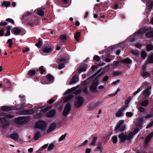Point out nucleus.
<instances>
[{"label": "nucleus", "mask_w": 153, "mask_h": 153, "mask_svg": "<svg viewBox=\"0 0 153 153\" xmlns=\"http://www.w3.org/2000/svg\"><path fill=\"white\" fill-rule=\"evenodd\" d=\"M123 114V112L119 109L116 112L115 115L117 117H119L122 116Z\"/></svg>", "instance_id": "35"}, {"label": "nucleus", "mask_w": 153, "mask_h": 153, "mask_svg": "<svg viewBox=\"0 0 153 153\" xmlns=\"http://www.w3.org/2000/svg\"><path fill=\"white\" fill-rule=\"evenodd\" d=\"M145 36L146 37L148 38H153V30L146 32Z\"/></svg>", "instance_id": "25"}, {"label": "nucleus", "mask_w": 153, "mask_h": 153, "mask_svg": "<svg viewBox=\"0 0 153 153\" xmlns=\"http://www.w3.org/2000/svg\"><path fill=\"white\" fill-rule=\"evenodd\" d=\"M149 103V100H145L143 101L140 104L142 106H146Z\"/></svg>", "instance_id": "36"}, {"label": "nucleus", "mask_w": 153, "mask_h": 153, "mask_svg": "<svg viewBox=\"0 0 153 153\" xmlns=\"http://www.w3.org/2000/svg\"><path fill=\"white\" fill-rule=\"evenodd\" d=\"M141 76L143 77H149L150 76V74L147 72H144L141 74Z\"/></svg>", "instance_id": "32"}, {"label": "nucleus", "mask_w": 153, "mask_h": 153, "mask_svg": "<svg viewBox=\"0 0 153 153\" xmlns=\"http://www.w3.org/2000/svg\"><path fill=\"white\" fill-rule=\"evenodd\" d=\"M146 51H150L153 49V45L152 44H148L146 46Z\"/></svg>", "instance_id": "33"}, {"label": "nucleus", "mask_w": 153, "mask_h": 153, "mask_svg": "<svg viewBox=\"0 0 153 153\" xmlns=\"http://www.w3.org/2000/svg\"><path fill=\"white\" fill-rule=\"evenodd\" d=\"M59 39L61 40V41L62 42H64L67 39V37L66 35H61L59 37Z\"/></svg>", "instance_id": "31"}, {"label": "nucleus", "mask_w": 153, "mask_h": 153, "mask_svg": "<svg viewBox=\"0 0 153 153\" xmlns=\"http://www.w3.org/2000/svg\"><path fill=\"white\" fill-rule=\"evenodd\" d=\"M66 133H65L64 134L62 135L59 138V142L61 141L64 139L66 136Z\"/></svg>", "instance_id": "50"}, {"label": "nucleus", "mask_w": 153, "mask_h": 153, "mask_svg": "<svg viewBox=\"0 0 153 153\" xmlns=\"http://www.w3.org/2000/svg\"><path fill=\"white\" fill-rule=\"evenodd\" d=\"M86 65H85L84 67L79 68L78 70V72L79 73H81L82 72L85 71L86 69Z\"/></svg>", "instance_id": "40"}, {"label": "nucleus", "mask_w": 153, "mask_h": 153, "mask_svg": "<svg viewBox=\"0 0 153 153\" xmlns=\"http://www.w3.org/2000/svg\"><path fill=\"white\" fill-rule=\"evenodd\" d=\"M101 71V70H99L94 74L91 76L90 77L88 78L84 82V85L88 84L90 81L93 80L95 77Z\"/></svg>", "instance_id": "7"}, {"label": "nucleus", "mask_w": 153, "mask_h": 153, "mask_svg": "<svg viewBox=\"0 0 153 153\" xmlns=\"http://www.w3.org/2000/svg\"><path fill=\"white\" fill-rule=\"evenodd\" d=\"M153 137V131L151 133L149 134L147 137H146L148 138H149L150 140L152 137Z\"/></svg>", "instance_id": "64"}, {"label": "nucleus", "mask_w": 153, "mask_h": 153, "mask_svg": "<svg viewBox=\"0 0 153 153\" xmlns=\"http://www.w3.org/2000/svg\"><path fill=\"white\" fill-rule=\"evenodd\" d=\"M126 129V127L125 126H120L119 127L117 128V127H116L114 130L116 132H123Z\"/></svg>", "instance_id": "17"}, {"label": "nucleus", "mask_w": 153, "mask_h": 153, "mask_svg": "<svg viewBox=\"0 0 153 153\" xmlns=\"http://www.w3.org/2000/svg\"><path fill=\"white\" fill-rule=\"evenodd\" d=\"M19 107L17 108V109L19 110L23 109V108L25 107L23 104H19Z\"/></svg>", "instance_id": "55"}, {"label": "nucleus", "mask_w": 153, "mask_h": 153, "mask_svg": "<svg viewBox=\"0 0 153 153\" xmlns=\"http://www.w3.org/2000/svg\"><path fill=\"white\" fill-rule=\"evenodd\" d=\"M91 137L92 140L91 145L92 146H95L98 139V137L94 135H92Z\"/></svg>", "instance_id": "20"}, {"label": "nucleus", "mask_w": 153, "mask_h": 153, "mask_svg": "<svg viewBox=\"0 0 153 153\" xmlns=\"http://www.w3.org/2000/svg\"><path fill=\"white\" fill-rule=\"evenodd\" d=\"M36 73V71L34 70H30L28 72V74L30 76L35 75Z\"/></svg>", "instance_id": "37"}, {"label": "nucleus", "mask_w": 153, "mask_h": 153, "mask_svg": "<svg viewBox=\"0 0 153 153\" xmlns=\"http://www.w3.org/2000/svg\"><path fill=\"white\" fill-rule=\"evenodd\" d=\"M56 115V111L55 109H53L47 112L45 116L48 118H52L54 117Z\"/></svg>", "instance_id": "8"}, {"label": "nucleus", "mask_w": 153, "mask_h": 153, "mask_svg": "<svg viewBox=\"0 0 153 153\" xmlns=\"http://www.w3.org/2000/svg\"><path fill=\"white\" fill-rule=\"evenodd\" d=\"M52 50L51 47L43 46L42 47V50L45 53H48L50 52Z\"/></svg>", "instance_id": "11"}, {"label": "nucleus", "mask_w": 153, "mask_h": 153, "mask_svg": "<svg viewBox=\"0 0 153 153\" xmlns=\"http://www.w3.org/2000/svg\"><path fill=\"white\" fill-rule=\"evenodd\" d=\"M90 90L93 93H95L97 91V87L92 85L90 86Z\"/></svg>", "instance_id": "41"}, {"label": "nucleus", "mask_w": 153, "mask_h": 153, "mask_svg": "<svg viewBox=\"0 0 153 153\" xmlns=\"http://www.w3.org/2000/svg\"><path fill=\"white\" fill-rule=\"evenodd\" d=\"M47 80L49 81L53 80L54 79V77L50 74H48L46 76Z\"/></svg>", "instance_id": "34"}, {"label": "nucleus", "mask_w": 153, "mask_h": 153, "mask_svg": "<svg viewBox=\"0 0 153 153\" xmlns=\"http://www.w3.org/2000/svg\"><path fill=\"white\" fill-rule=\"evenodd\" d=\"M56 124L53 123L50 126L47 130V132L50 133L55 129L56 128Z\"/></svg>", "instance_id": "15"}, {"label": "nucleus", "mask_w": 153, "mask_h": 153, "mask_svg": "<svg viewBox=\"0 0 153 153\" xmlns=\"http://www.w3.org/2000/svg\"><path fill=\"white\" fill-rule=\"evenodd\" d=\"M153 137V131L151 133L149 134L147 137H146L148 138H149L150 140L152 137Z\"/></svg>", "instance_id": "62"}, {"label": "nucleus", "mask_w": 153, "mask_h": 153, "mask_svg": "<svg viewBox=\"0 0 153 153\" xmlns=\"http://www.w3.org/2000/svg\"><path fill=\"white\" fill-rule=\"evenodd\" d=\"M99 104L98 102H96L94 104V105L93 106H91L90 108L91 109H94Z\"/></svg>", "instance_id": "57"}, {"label": "nucleus", "mask_w": 153, "mask_h": 153, "mask_svg": "<svg viewBox=\"0 0 153 153\" xmlns=\"http://www.w3.org/2000/svg\"><path fill=\"white\" fill-rule=\"evenodd\" d=\"M144 120L143 118H141L139 119L137 122L135 123V125L137 127L139 128L141 127L142 126V124Z\"/></svg>", "instance_id": "18"}, {"label": "nucleus", "mask_w": 153, "mask_h": 153, "mask_svg": "<svg viewBox=\"0 0 153 153\" xmlns=\"http://www.w3.org/2000/svg\"><path fill=\"white\" fill-rule=\"evenodd\" d=\"M3 84L7 86V87H8L10 86V83L9 82V81L7 79H5L3 80Z\"/></svg>", "instance_id": "28"}, {"label": "nucleus", "mask_w": 153, "mask_h": 153, "mask_svg": "<svg viewBox=\"0 0 153 153\" xmlns=\"http://www.w3.org/2000/svg\"><path fill=\"white\" fill-rule=\"evenodd\" d=\"M42 45V42L41 41L39 40L38 42L35 44V46H37L38 48H40Z\"/></svg>", "instance_id": "46"}, {"label": "nucleus", "mask_w": 153, "mask_h": 153, "mask_svg": "<svg viewBox=\"0 0 153 153\" xmlns=\"http://www.w3.org/2000/svg\"><path fill=\"white\" fill-rule=\"evenodd\" d=\"M131 53L133 55H135L136 56H137L139 55V53L138 51H134V50H132Z\"/></svg>", "instance_id": "52"}, {"label": "nucleus", "mask_w": 153, "mask_h": 153, "mask_svg": "<svg viewBox=\"0 0 153 153\" xmlns=\"http://www.w3.org/2000/svg\"><path fill=\"white\" fill-rule=\"evenodd\" d=\"M6 21L8 22L9 23H10L12 24H14V20L11 18H7L6 19Z\"/></svg>", "instance_id": "54"}, {"label": "nucleus", "mask_w": 153, "mask_h": 153, "mask_svg": "<svg viewBox=\"0 0 153 153\" xmlns=\"http://www.w3.org/2000/svg\"><path fill=\"white\" fill-rule=\"evenodd\" d=\"M153 137V131L151 133L149 134L147 137H146L148 138H149L150 140L152 137Z\"/></svg>", "instance_id": "63"}, {"label": "nucleus", "mask_w": 153, "mask_h": 153, "mask_svg": "<svg viewBox=\"0 0 153 153\" xmlns=\"http://www.w3.org/2000/svg\"><path fill=\"white\" fill-rule=\"evenodd\" d=\"M10 3L9 1H4L1 4L2 6H4L5 7H7L10 6Z\"/></svg>", "instance_id": "29"}, {"label": "nucleus", "mask_w": 153, "mask_h": 153, "mask_svg": "<svg viewBox=\"0 0 153 153\" xmlns=\"http://www.w3.org/2000/svg\"><path fill=\"white\" fill-rule=\"evenodd\" d=\"M71 109V104L69 103H67L65 107L63 112V115L64 116L66 117L70 112Z\"/></svg>", "instance_id": "6"}, {"label": "nucleus", "mask_w": 153, "mask_h": 153, "mask_svg": "<svg viewBox=\"0 0 153 153\" xmlns=\"http://www.w3.org/2000/svg\"><path fill=\"white\" fill-rule=\"evenodd\" d=\"M32 14L29 12H27L25 13L23 16L22 19H26L32 16Z\"/></svg>", "instance_id": "24"}, {"label": "nucleus", "mask_w": 153, "mask_h": 153, "mask_svg": "<svg viewBox=\"0 0 153 153\" xmlns=\"http://www.w3.org/2000/svg\"><path fill=\"white\" fill-rule=\"evenodd\" d=\"M147 62L149 64H153V54H151L148 58Z\"/></svg>", "instance_id": "26"}, {"label": "nucleus", "mask_w": 153, "mask_h": 153, "mask_svg": "<svg viewBox=\"0 0 153 153\" xmlns=\"http://www.w3.org/2000/svg\"><path fill=\"white\" fill-rule=\"evenodd\" d=\"M78 80V76H74L72 77L70 81V84H74L77 82Z\"/></svg>", "instance_id": "23"}, {"label": "nucleus", "mask_w": 153, "mask_h": 153, "mask_svg": "<svg viewBox=\"0 0 153 153\" xmlns=\"http://www.w3.org/2000/svg\"><path fill=\"white\" fill-rule=\"evenodd\" d=\"M59 62L61 63L64 64L67 63L68 62V60L67 59H66L65 58H62L59 59Z\"/></svg>", "instance_id": "43"}, {"label": "nucleus", "mask_w": 153, "mask_h": 153, "mask_svg": "<svg viewBox=\"0 0 153 153\" xmlns=\"http://www.w3.org/2000/svg\"><path fill=\"white\" fill-rule=\"evenodd\" d=\"M42 117V114L40 113H37L34 115V117L36 118H40Z\"/></svg>", "instance_id": "51"}, {"label": "nucleus", "mask_w": 153, "mask_h": 153, "mask_svg": "<svg viewBox=\"0 0 153 153\" xmlns=\"http://www.w3.org/2000/svg\"><path fill=\"white\" fill-rule=\"evenodd\" d=\"M80 36V33L79 32H77L74 35V38L76 39V41L79 42V38Z\"/></svg>", "instance_id": "30"}, {"label": "nucleus", "mask_w": 153, "mask_h": 153, "mask_svg": "<svg viewBox=\"0 0 153 153\" xmlns=\"http://www.w3.org/2000/svg\"><path fill=\"white\" fill-rule=\"evenodd\" d=\"M93 83L92 84L93 85H94L96 87L98 86V83H99V81H92Z\"/></svg>", "instance_id": "60"}, {"label": "nucleus", "mask_w": 153, "mask_h": 153, "mask_svg": "<svg viewBox=\"0 0 153 153\" xmlns=\"http://www.w3.org/2000/svg\"><path fill=\"white\" fill-rule=\"evenodd\" d=\"M18 114L19 115H26V110H20L18 112Z\"/></svg>", "instance_id": "45"}, {"label": "nucleus", "mask_w": 153, "mask_h": 153, "mask_svg": "<svg viewBox=\"0 0 153 153\" xmlns=\"http://www.w3.org/2000/svg\"><path fill=\"white\" fill-rule=\"evenodd\" d=\"M153 126V120L152 122L150 123L148 125L146 126V128H150L151 127Z\"/></svg>", "instance_id": "61"}, {"label": "nucleus", "mask_w": 153, "mask_h": 153, "mask_svg": "<svg viewBox=\"0 0 153 153\" xmlns=\"http://www.w3.org/2000/svg\"><path fill=\"white\" fill-rule=\"evenodd\" d=\"M151 89V87L150 86H148L147 88L144 91L143 94L145 97H147L150 95L151 91L150 90Z\"/></svg>", "instance_id": "13"}, {"label": "nucleus", "mask_w": 153, "mask_h": 153, "mask_svg": "<svg viewBox=\"0 0 153 153\" xmlns=\"http://www.w3.org/2000/svg\"><path fill=\"white\" fill-rule=\"evenodd\" d=\"M46 126V123L45 121L39 120L37 121L35 124V128L44 129Z\"/></svg>", "instance_id": "4"}, {"label": "nucleus", "mask_w": 153, "mask_h": 153, "mask_svg": "<svg viewBox=\"0 0 153 153\" xmlns=\"http://www.w3.org/2000/svg\"><path fill=\"white\" fill-rule=\"evenodd\" d=\"M29 120V117H19L16 118L15 119L14 121L16 124L22 125L27 123Z\"/></svg>", "instance_id": "3"}, {"label": "nucleus", "mask_w": 153, "mask_h": 153, "mask_svg": "<svg viewBox=\"0 0 153 153\" xmlns=\"http://www.w3.org/2000/svg\"><path fill=\"white\" fill-rule=\"evenodd\" d=\"M10 137L12 139L17 141H19V134L16 133L11 134Z\"/></svg>", "instance_id": "12"}, {"label": "nucleus", "mask_w": 153, "mask_h": 153, "mask_svg": "<svg viewBox=\"0 0 153 153\" xmlns=\"http://www.w3.org/2000/svg\"><path fill=\"white\" fill-rule=\"evenodd\" d=\"M110 55L109 54H108L105 57H104V59L105 62H109L111 61V59L109 58Z\"/></svg>", "instance_id": "39"}, {"label": "nucleus", "mask_w": 153, "mask_h": 153, "mask_svg": "<svg viewBox=\"0 0 153 153\" xmlns=\"http://www.w3.org/2000/svg\"><path fill=\"white\" fill-rule=\"evenodd\" d=\"M124 122V121L123 120H120L117 123V125L116 127H117V128L119 127L120 126H122V124Z\"/></svg>", "instance_id": "42"}, {"label": "nucleus", "mask_w": 153, "mask_h": 153, "mask_svg": "<svg viewBox=\"0 0 153 153\" xmlns=\"http://www.w3.org/2000/svg\"><path fill=\"white\" fill-rule=\"evenodd\" d=\"M73 97V96L70 95L68 96L66 98V99L65 100V102H67L68 101L72 99Z\"/></svg>", "instance_id": "58"}, {"label": "nucleus", "mask_w": 153, "mask_h": 153, "mask_svg": "<svg viewBox=\"0 0 153 153\" xmlns=\"http://www.w3.org/2000/svg\"><path fill=\"white\" fill-rule=\"evenodd\" d=\"M102 142H100L97 145V147L96 149L97 151H102L103 149V146L102 145Z\"/></svg>", "instance_id": "22"}, {"label": "nucleus", "mask_w": 153, "mask_h": 153, "mask_svg": "<svg viewBox=\"0 0 153 153\" xmlns=\"http://www.w3.org/2000/svg\"><path fill=\"white\" fill-rule=\"evenodd\" d=\"M21 32V30L18 27H14L12 29V33L15 35H18Z\"/></svg>", "instance_id": "14"}, {"label": "nucleus", "mask_w": 153, "mask_h": 153, "mask_svg": "<svg viewBox=\"0 0 153 153\" xmlns=\"http://www.w3.org/2000/svg\"><path fill=\"white\" fill-rule=\"evenodd\" d=\"M65 67L64 64L61 63L58 65L59 69L60 70L62 69Z\"/></svg>", "instance_id": "59"}, {"label": "nucleus", "mask_w": 153, "mask_h": 153, "mask_svg": "<svg viewBox=\"0 0 153 153\" xmlns=\"http://www.w3.org/2000/svg\"><path fill=\"white\" fill-rule=\"evenodd\" d=\"M93 59L94 60L96 61L97 62L99 61L100 59V57L97 55H95L93 57Z\"/></svg>", "instance_id": "53"}, {"label": "nucleus", "mask_w": 153, "mask_h": 153, "mask_svg": "<svg viewBox=\"0 0 153 153\" xmlns=\"http://www.w3.org/2000/svg\"><path fill=\"white\" fill-rule=\"evenodd\" d=\"M40 133L39 132H36L33 138L34 140H36L39 138V137L41 135Z\"/></svg>", "instance_id": "38"}, {"label": "nucleus", "mask_w": 153, "mask_h": 153, "mask_svg": "<svg viewBox=\"0 0 153 153\" xmlns=\"http://www.w3.org/2000/svg\"><path fill=\"white\" fill-rule=\"evenodd\" d=\"M0 124L2 125V127L4 128L9 126V123L7 122L5 117H0Z\"/></svg>", "instance_id": "9"}, {"label": "nucleus", "mask_w": 153, "mask_h": 153, "mask_svg": "<svg viewBox=\"0 0 153 153\" xmlns=\"http://www.w3.org/2000/svg\"><path fill=\"white\" fill-rule=\"evenodd\" d=\"M147 56V53L145 51H142L141 53V56L144 59H145Z\"/></svg>", "instance_id": "49"}, {"label": "nucleus", "mask_w": 153, "mask_h": 153, "mask_svg": "<svg viewBox=\"0 0 153 153\" xmlns=\"http://www.w3.org/2000/svg\"><path fill=\"white\" fill-rule=\"evenodd\" d=\"M122 73L118 71H115L113 73V75L115 76L121 75Z\"/></svg>", "instance_id": "56"}, {"label": "nucleus", "mask_w": 153, "mask_h": 153, "mask_svg": "<svg viewBox=\"0 0 153 153\" xmlns=\"http://www.w3.org/2000/svg\"><path fill=\"white\" fill-rule=\"evenodd\" d=\"M31 20H28L26 22V24L27 25L30 27L33 26L34 25H36L38 23L37 20L35 19L34 17H33Z\"/></svg>", "instance_id": "10"}, {"label": "nucleus", "mask_w": 153, "mask_h": 153, "mask_svg": "<svg viewBox=\"0 0 153 153\" xmlns=\"http://www.w3.org/2000/svg\"><path fill=\"white\" fill-rule=\"evenodd\" d=\"M148 29H139L137 33H135L132 35L130 36L129 38V41L132 42L137 40L138 35H142L146 31H148Z\"/></svg>", "instance_id": "1"}, {"label": "nucleus", "mask_w": 153, "mask_h": 153, "mask_svg": "<svg viewBox=\"0 0 153 153\" xmlns=\"http://www.w3.org/2000/svg\"><path fill=\"white\" fill-rule=\"evenodd\" d=\"M26 114H31L34 113V110L32 109L26 110Z\"/></svg>", "instance_id": "44"}, {"label": "nucleus", "mask_w": 153, "mask_h": 153, "mask_svg": "<svg viewBox=\"0 0 153 153\" xmlns=\"http://www.w3.org/2000/svg\"><path fill=\"white\" fill-rule=\"evenodd\" d=\"M118 138L120 140V143H125L126 140H130L133 137L131 132L128 135L125 134L124 133H121L118 135Z\"/></svg>", "instance_id": "2"}, {"label": "nucleus", "mask_w": 153, "mask_h": 153, "mask_svg": "<svg viewBox=\"0 0 153 153\" xmlns=\"http://www.w3.org/2000/svg\"><path fill=\"white\" fill-rule=\"evenodd\" d=\"M38 14L40 16H42L44 14V12L40 8H38L37 9Z\"/></svg>", "instance_id": "27"}, {"label": "nucleus", "mask_w": 153, "mask_h": 153, "mask_svg": "<svg viewBox=\"0 0 153 153\" xmlns=\"http://www.w3.org/2000/svg\"><path fill=\"white\" fill-rule=\"evenodd\" d=\"M55 144L53 143H51L50 144L49 146H48V151H50L52 150L54 147Z\"/></svg>", "instance_id": "47"}, {"label": "nucleus", "mask_w": 153, "mask_h": 153, "mask_svg": "<svg viewBox=\"0 0 153 153\" xmlns=\"http://www.w3.org/2000/svg\"><path fill=\"white\" fill-rule=\"evenodd\" d=\"M112 142L114 143H116L117 142V138L116 136H114L112 137Z\"/></svg>", "instance_id": "48"}, {"label": "nucleus", "mask_w": 153, "mask_h": 153, "mask_svg": "<svg viewBox=\"0 0 153 153\" xmlns=\"http://www.w3.org/2000/svg\"><path fill=\"white\" fill-rule=\"evenodd\" d=\"M36 73L37 74L39 72V71H40V73L41 74H43L45 72V70L44 69V66H42L39 68H36Z\"/></svg>", "instance_id": "21"}, {"label": "nucleus", "mask_w": 153, "mask_h": 153, "mask_svg": "<svg viewBox=\"0 0 153 153\" xmlns=\"http://www.w3.org/2000/svg\"><path fill=\"white\" fill-rule=\"evenodd\" d=\"M146 3L148 7V10H151L153 7V1L152 0H148Z\"/></svg>", "instance_id": "16"}, {"label": "nucleus", "mask_w": 153, "mask_h": 153, "mask_svg": "<svg viewBox=\"0 0 153 153\" xmlns=\"http://www.w3.org/2000/svg\"><path fill=\"white\" fill-rule=\"evenodd\" d=\"M84 99L82 97H78L74 103V105L76 107H80L83 104L84 102Z\"/></svg>", "instance_id": "5"}, {"label": "nucleus", "mask_w": 153, "mask_h": 153, "mask_svg": "<svg viewBox=\"0 0 153 153\" xmlns=\"http://www.w3.org/2000/svg\"><path fill=\"white\" fill-rule=\"evenodd\" d=\"M120 62H123L124 64H130L132 62V60L129 58H127L121 59L120 60Z\"/></svg>", "instance_id": "19"}]
</instances>
